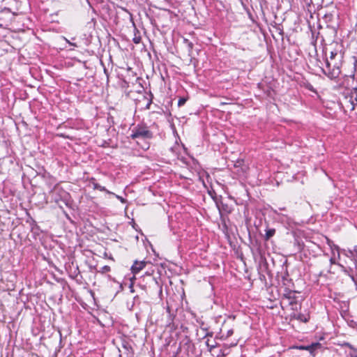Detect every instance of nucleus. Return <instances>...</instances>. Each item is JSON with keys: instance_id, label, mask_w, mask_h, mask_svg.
I'll list each match as a JSON object with an SVG mask.
<instances>
[{"instance_id": "obj_1", "label": "nucleus", "mask_w": 357, "mask_h": 357, "mask_svg": "<svg viewBox=\"0 0 357 357\" xmlns=\"http://www.w3.org/2000/svg\"><path fill=\"white\" fill-rule=\"evenodd\" d=\"M342 66V56H339L337 59H326V67L322 69L323 73L330 79H334L339 77Z\"/></svg>"}, {"instance_id": "obj_2", "label": "nucleus", "mask_w": 357, "mask_h": 357, "mask_svg": "<svg viewBox=\"0 0 357 357\" xmlns=\"http://www.w3.org/2000/svg\"><path fill=\"white\" fill-rule=\"evenodd\" d=\"M152 137L153 133L146 126L139 125L132 130V133L130 135V138L132 139L137 138L151 139Z\"/></svg>"}, {"instance_id": "obj_3", "label": "nucleus", "mask_w": 357, "mask_h": 357, "mask_svg": "<svg viewBox=\"0 0 357 357\" xmlns=\"http://www.w3.org/2000/svg\"><path fill=\"white\" fill-rule=\"evenodd\" d=\"M145 261H135L131 267V272L133 274L139 273L142 269H144L146 265Z\"/></svg>"}, {"instance_id": "obj_4", "label": "nucleus", "mask_w": 357, "mask_h": 357, "mask_svg": "<svg viewBox=\"0 0 357 357\" xmlns=\"http://www.w3.org/2000/svg\"><path fill=\"white\" fill-rule=\"evenodd\" d=\"M93 189L98 190L100 191H105L109 194L110 193V192L109 190H107L105 187L100 185L99 183H93Z\"/></svg>"}, {"instance_id": "obj_5", "label": "nucleus", "mask_w": 357, "mask_h": 357, "mask_svg": "<svg viewBox=\"0 0 357 357\" xmlns=\"http://www.w3.org/2000/svg\"><path fill=\"white\" fill-rule=\"evenodd\" d=\"M275 233V230L274 229H270L266 230V236H265L266 240H268L270 238L273 236Z\"/></svg>"}, {"instance_id": "obj_6", "label": "nucleus", "mask_w": 357, "mask_h": 357, "mask_svg": "<svg viewBox=\"0 0 357 357\" xmlns=\"http://www.w3.org/2000/svg\"><path fill=\"white\" fill-rule=\"evenodd\" d=\"M206 344L209 351H211L213 349H214L217 347L216 344H211L210 340L208 339L206 340Z\"/></svg>"}, {"instance_id": "obj_7", "label": "nucleus", "mask_w": 357, "mask_h": 357, "mask_svg": "<svg viewBox=\"0 0 357 357\" xmlns=\"http://www.w3.org/2000/svg\"><path fill=\"white\" fill-rule=\"evenodd\" d=\"M110 267L109 266H104L102 267H101L100 270L99 271L100 273H107V272H109L110 271Z\"/></svg>"}, {"instance_id": "obj_8", "label": "nucleus", "mask_w": 357, "mask_h": 357, "mask_svg": "<svg viewBox=\"0 0 357 357\" xmlns=\"http://www.w3.org/2000/svg\"><path fill=\"white\" fill-rule=\"evenodd\" d=\"M324 18L327 22H331L333 18V15L331 13L326 14Z\"/></svg>"}, {"instance_id": "obj_9", "label": "nucleus", "mask_w": 357, "mask_h": 357, "mask_svg": "<svg viewBox=\"0 0 357 357\" xmlns=\"http://www.w3.org/2000/svg\"><path fill=\"white\" fill-rule=\"evenodd\" d=\"M327 244L333 249V248L335 249H338V247L335 245L332 241H331L329 238H326Z\"/></svg>"}, {"instance_id": "obj_10", "label": "nucleus", "mask_w": 357, "mask_h": 357, "mask_svg": "<svg viewBox=\"0 0 357 357\" xmlns=\"http://www.w3.org/2000/svg\"><path fill=\"white\" fill-rule=\"evenodd\" d=\"M186 101H187V99L185 98H179V100L178 101V106L182 107L183 105H184L185 104Z\"/></svg>"}, {"instance_id": "obj_11", "label": "nucleus", "mask_w": 357, "mask_h": 357, "mask_svg": "<svg viewBox=\"0 0 357 357\" xmlns=\"http://www.w3.org/2000/svg\"><path fill=\"white\" fill-rule=\"evenodd\" d=\"M298 319H299V320H301V321H303V322H307L308 321V318L305 317L302 314H299L298 315Z\"/></svg>"}, {"instance_id": "obj_12", "label": "nucleus", "mask_w": 357, "mask_h": 357, "mask_svg": "<svg viewBox=\"0 0 357 357\" xmlns=\"http://www.w3.org/2000/svg\"><path fill=\"white\" fill-rule=\"evenodd\" d=\"M305 87L310 91L316 92L314 88L313 87V86L311 84H309V83L306 84Z\"/></svg>"}, {"instance_id": "obj_13", "label": "nucleus", "mask_w": 357, "mask_h": 357, "mask_svg": "<svg viewBox=\"0 0 357 357\" xmlns=\"http://www.w3.org/2000/svg\"><path fill=\"white\" fill-rule=\"evenodd\" d=\"M339 56H340V55H338L337 52H331L330 57H329V59H337V57H338Z\"/></svg>"}, {"instance_id": "obj_14", "label": "nucleus", "mask_w": 357, "mask_h": 357, "mask_svg": "<svg viewBox=\"0 0 357 357\" xmlns=\"http://www.w3.org/2000/svg\"><path fill=\"white\" fill-rule=\"evenodd\" d=\"M133 41L135 44H139L141 41V38L140 37H135L133 38Z\"/></svg>"}, {"instance_id": "obj_15", "label": "nucleus", "mask_w": 357, "mask_h": 357, "mask_svg": "<svg viewBox=\"0 0 357 357\" xmlns=\"http://www.w3.org/2000/svg\"><path fill=\"white\" fill-rule=\"evenodd\" d=\"M350 357H357V349H354V351L349 354Z\"/></svg>"}, {"instance_id": "obj_16", "label": "nucleus", "mask_w": 357, "mask_h": 357, "mask_svg": "<svg viewBox=\"0 0 357 357\" xmlns=\"http://www.w3.org/2000/svg\"><path fill=\"white\" fill-rule=\"evenodd\" d=\"M233 333H234V331H233V329H230V330H229V331H227V337H229V336L232 335H233Z\"/></svg>"}, {"instance_id": "obj_17", "label": "nucleus", "mask_w": 357, "mask_h": 357, "mask_svg": "<svg viewBox=\"0 0 357 357\" xmlns=\"http://www.w3.org/2000/svg\"><path fill=\"white\" fill-rule=\"evenodd\" d=\"M344 345L347 347H349V349H352L354 351V349H355L354 348V347L349 342H347V343H344Z\"/></svg>"}, {"instance_id": "obj_18", "label": "nucleus", "mask_w": 357, "mask_h": 357, "mask_svg": "<svg viewBox=\"0 0 357 357\" xmlns=\"http://www.w3.org/2000/svg\"><path fill=\"white\" fill-rule=\"evenodd\" d=\"M167 312L169 314V319H170L171 321H172V316L170 315V308H169V306L167 307Z\"/></svg>"}, {"instance_id": "obj_19", "label": "nucleus", "mask_w": 357, "mask_h": 357, "mask_svg": "<svg viewBox=\"0 0 357 357\" xmlns=\"http://www.w3.org/2000/svg\"><path fill=\"white\" fill-rule=\"evenodd\" d=\"M213 336V333H207L205 335V337H212Z\"/></svg>"}, {"instance_id": "obj_20", "label": "nucleus", "mask_w": 357, "mask_h": 357, "mask_svg": "<svg viewBox=\"0 0 357 357\" xmlns=\"http://www.w3.org/2000/svg\"><path fill=\"white\" fill-rule=\"evenodd\" d=\"M225 356V351H221V354H219L218 357H224Z\"/></svg>"}, {"instance_id": "obj_21", "label": "nucleus", "mask_w": 357, "mask_h": 357, "mask_svg": "<svg viewBox=\"0 0 357 357\" xmlns=\"http://www.w3.org/2000/svg\"><path fill=\"white\" fill-rule=\"evenodd\" d=\"M354 68H355L356 73L357 74V60H356V62H355Z\"/></svg>"}, {"instance_id": "obj_22", "label": "nucleus", "mask_w": 357, "mask_h": 357, "mask_svg": "<svg viewBox=\"0 0 357 357\" xmlns=\"http://www.w3.org/2000/svg\"><path fill=\"white\" fill-rule=\"evenodd\" d=\"M188 46H189V47H190V49H192V48L193 45H192V43H188Z\"/></svg>"}, {"instance_id": "obj_23", "label": "nucleus", "mask_w": 357, "mask_h": 357, "mask_svg": "<svg viewBox=\"0 0 357 357\" xmlns=\"http://www.w3.org/2000/svg\"><path fill=\"white\" fill-rule=\"evenodd\" d=\"M330 261H331V264H334L335 263V261H334L333 258H331Z\"/></svg>"}]
</instances>
